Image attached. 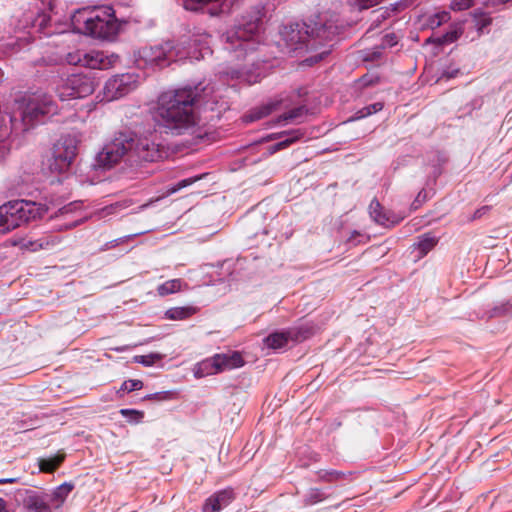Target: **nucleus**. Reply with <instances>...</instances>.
<instances>
[{"mask_svg": "<svg viewBox=\"0 0 512 512\" xmlns=\"http://www.w3.org/2000/svg\"><path fill=\"white\" fill-rule=\"evenodd\" d=\"M200 98L198 86L162 93L156 110L157 121L173 134H183L197 124L195 104Z\"/></svg>", "mask_w": 512, "mask_h": 512, "instance_id": "obj_1", "label": "nucleus"}, {"mask_svg": "<svg viewBox=\"0 0 512 512\" xmlns=\"http://www.w3.org/2000/svg\"><path fill=\"white\" fill-rule=\"evenodd\" d=\"M57 104L50 95L33 94L23 97L18 101L17 108L10 117L9 122L14 129L27 131L44 118L57 113Z\"/></svg>", "mask_w": 512, "mask_h": 512, "instance_id": "obj_2", "label": "nucleus"}, {"mask_svg": "<svg viewBox=\"0 0 512 512\" xmlns=\"http://www.w3.org/2000/svg\"><path fill=\"white\" fill-rule=\"evenodd\" d=\"M42 205L27 200H15L0 206V234H6L24 224L41 218Z\"/></svg>", "mask_w": 512, "mask_h": 512, "instance_id": "obj_3", "label": "nucleus"}, {"mask_svg": "<svg viewBox=\"0 0 512 512\" xmlns=\"http://www.w3.org/2000/svg\"><path fill=\"white\" fill-rule=\"evenodd\" d=\"M129 141L128 162L140 164L142 162H154L163 157L162 146L149 137H138L137 135L125 132Z\"/></svg>", "mask_w": 512, "mask_h": 512, "instance_id": "obj_4", "label": "nucleus"}, {"mask_svg": "<svg viewBox=\"0 0 512 512\" xmlns=\"http://www.w3.org/2000/svg\"><path fill=\"white\" fill-rule=\"evenodd\" d=\"M286 47L292 52L317 50L320 41L319 35L314 37L306 24L295 23L285 26L281 31Z\"/></svg>", "mask_w": 512, "mask_h": 512, "instance_id": "obj_5", "label": "nucleus"}, {"mask_svg": "<svg viewBox=\"0 0 512 512\" xmlns=\"http://www.w3.org/2000/svg\"><path fill=\"white\" fill-rule=\"evenodd\" d=\"M95 90L94 79L89 75L73 74L62 79L57 85L56 92L62 100L85 98Z\"/></svg>", "mask_w": 512, "mask_h": 512, "instance_id": "obj_6", "label": "nucleus"}, {"mask_svg": "<svg viewBox=\"0 0 512 512\" xmlns=\"http://www.w3.org/2000/svg\"><path fill=\"white\" fill-rule=\"evenodd\" d=\"M129 141L125 132H119L113 140L106 144L104 148L97 154V166L103 169H110L117 165L122 159L128 161V146Z\"/></svg>", "mask_w": 512, "mask_h": 512, "instance_id": "obj_7", "label": "nucleus"}, {"mask_svg": "<svg viewBox=\"0 0 512 512\" xmlns=\"http://www.w3.org/2000/svg\"><path fill=\"white\" fill-rule=\"evenodd\" d=\"M312 335L310 328L299 326L283 331H276L263 339V345L272 350H282L290 343H298L306 340Z\"/></svg>", "mask_w": 512, "mask_h": 512, "instance_id": "obj_8", "label": "nucleus"}, {"mask_svg": "<svg viewBox=\"0 0 512 512\" xmlns=\"http://www.w3.org/2000/svg\"><path fill=\"white\" fill-rule=\"evenodd\" d=\"M244 360L239 352L216 354L199 364L202 375H211L243 366Z\"/></svg>", "mask_w": 512, "mask_h": 512, "instance_id": "obj_9", "label": "nucleus"}, {"mask_svg": "<svg viewBox=\"0 0 512 512\" xmlns=\"http://www.w3.org/2000/svg\"><path fill=\"white\" fill-rule=\"evenodd\" d=\"M178 54L172 42L161 45L145 47L140 51V58L145 65L163 68L175 61Z\"/></svg>", "mask_w": 512, "mask_h": 512, "instance_id": "obj_10", "label": "nucleus"}, {"mask_svg": "<svg viewBox=\"0 0 512 512\" xmlns=\"http://www.w3.org/2000/svg\"><path fill=\"white\" fill-rule=\"evenodd\" d=\"M77 155V146L71 138L57 141L53 146V155L49 167L51 171L63 173L68 170Z\"/></svg>", "mask_w": 512, "mask_h": 512, "instance_id": "obj_11", "label": "nucleus"}, {"mask_svg": "<svg viewBox=\"0 0 512 512\" xmlns=\"http://www.w3.org/2000/svg\"><path fill=\"white\" fill-rule=\"evenodd\" d=\"M85 30L91 36L101 39L111 37L116 33L117 26L110 14H92L84 19Z\"/></svg>", "mask_w": 512, "mask_h": 512, "instance_id": "obj_12", "label": "nucleus"}, {"mask_svg": "<svg viewBox=\"0 0 512 512\" xmlns=\"http://www.w3.org/2000/svg\"><path fill=\"white\" fill-rule=\"evenodd\" d=\"M235 499L232 488H226L209 496L202 506V512H220Z\"/></svg>", "mask_w": 512, "mask_h": 512, "instance_id": "obj_13", "label": "nucleus"}, {"mask_svg": "<svg viewBox=\"0 0 512 512\" xmlns=\"http://www.w3.org/2000/svg\"><path fill=\"white\" fill-rule=\"evenodd\" d=\"M259 28V20H253L247 22L243 26H238L234 30L229 31L226 34V41L230 43H235V41H240L238 47H242V42L250 40Z\"/></svg>", "mask_w": 512, "mask_h": 512, "instance_id": "obj_14", "label": "nucleus"}, {"mask_svg": "<svg viewBox=\"0 0 512 512\" xmlns=\"http://www.w3.org/2000/svg\"><path fill=\"white\" fill-rule=\"evenodd\" d=\"M23 506L29 512H51L47 496L34 491H27Z\"/></svg>", "mask_w": 512, "mask_h": 512, "instance_id": "obj_15", "label": "nucleus"}, {"mask_svg": "<svg viewBox=\"0 0 512 512\" xmlns=\"http://www.w3.org/2000/svg\"><path fill=\"white\" fill-rule=\"evenodd\" d=\"M61 241L62 239L58 235L45 234L38 239L28 241L25 246L32 252L40 250L52 251L60 245Z\"/></svg>", "mask_w": 512, "mask_h": 512, "instance_id": "obj_16", "label": "nucleus"}, {"mask_svg": "<svg viewBox=\"0 0 512 512\" xmlns=\"http://www.w3.org/2000/svg\"><path fill=\"white\" fill-rule=\"evenodd\" d=\"M303 135H304V133H302L300 130H292L289 132H283L281 134H272L269 136V139H271V140L276 139L278 137H282V136H284L285 138L283 140L275 143L274 145H271L268 148V151L270 154H274L280 150L286 149L293 143L300 140Z\"/></svg>", "mask_w": 512, "mask_h": 512, "instance_id": "obj_17", "label": "nucleus"}, {"mask_svg": "<svg viewBox=\"0 0 512 512\" xmlns=\"http://www.w3.org/2000/svg\"><path fill=\"white\" fill-rule=\"evenodd\" d=\"M127 83L128 77L125 75L116 76L109 79L105 85V90L108 93V97L110 99H116L124 96L129 91Z\"/></svg>", "mask_w": 512, "mask_h": 512, "instance_id": "obj_18", "label": "nucleus"}, {"mask_svg": "<svg viewBox=\"0 0 512 512\" xmlns=\"http://www.w3.org/2000/svg\"><path fill=\"white\" fill-rule=\"evenodd\" d=\"M70 63L79 64L90 69H105L107 67L103 54L100 52L84 53L82 57H78L77 61L73 58L69 60Z\"/></svg>", "mask_w": 512, "mask_h": 512, "instance_id": "obj_19", "label": "nucleus"}, {"mask_svg": "<svg viewBox=\"0 0 512 512\" xmlns=\"http://www.w3.org/2000/svg\"><path fill=\"white\" fill-rule=\"evenodd\" d=\"M350 475V472L346 473L335 469H320L316 471V480L324 483H337L347 480Z\"/></svg>", "mask_w": 512, "mask_h": 512, "instance_id": "obj_20", "label": "nucleus"}, {"mask_svg": "<svg viewBox=\"0 0 512 512\" xmlns=\"http://www.w3.org/2000/svg\"><path fill=\"white\" fill-rule=\"evenodd\" d=\"M279 102H269L263 104L259 107L252 109L248 114L244 116L246 122H254L260 120L269 114H271L274 110H276Z\"/></svg>", "mask_w": 512, "mask_h": 512, "instance_id": "obj_21", "label": "nucleus"}, {"mask_svg": "<svg viewBox=\"0 0 512 512\" xmlns=\"http://www.w3.org/2000/svg\"><path fill=\"white\" fill-rule=\"evenodd\" d=\"M198 308L192 305L173 307L167 310L166 316L170 320H184L193 317Z\"/></svg>", "mask_w": 512, "mask_h": 512, "instance_id": "obj_22", "label": "nucleus"}, {"mask_svg": "<svg viewBox=\"0 0 512 512\" xmlns=\"http://www.w3.org/2000/svg\"><path fill=\"white\" fill-rule=\"evenodd\" d=\"M183 286H186V284L183 282V280L180 278H176V279L168 280V281L158 285L156 288V291L159 296L165 297L170 294L180 292L183 289Z\"/></svg>", "mask_w": 512, "mask_h": 512, "instance_id": "obj_23", "label": "nucleus"}, {"mask_svg": "<svg viewBox=\"0 0 512 512\" xmlns=\"http://www.w3.org/2000/svg\"><path fill=\"white\" fill-rule=\"evenodd\" d=\"M369 214L371 218L378 224L385 225L390 221V217L384 211V208L377 199H373L369 205Z\"/></svg>", "mask_w": 512, "mask_h": 512, "instance_id": "obj_24", "label": "nucleus"}, {"mask_svg": "<svg viewBox=\"0 0 512 512\" xmlns=\"http://www.w3.org/2000/svg\"><path fill=\"white\" fill-rule=\"evenodd\" d=\"M512 316V302L506 301L495 305L488 313L489 318H504Z\"/></svg>", "mask_w": 512, "mask_h": 512, "instance_id": "obj_25", "label": "nucleus"}, {"mask_svg": "<svg viewBox=\"0 0 512 512\" xmlns=\"http://www.w3.org/2000/svg\"><path fill=\"white\" fill-rule=\"evenodd\" d=\"M64 455H55L48 458L39 460L40 470L43 472L51 473L63 462Z\"/></svg>", "mask_w": 512, "mask_h": 512, "instance_id": "obj_26", "label": "nucleus"}, {"mask_svg": "<svg viewBox=\"0 0 512 512\" xmlns=\"http://www.w3.org/2000/svg\"><path fill=\"white\" fill-rule=\"evenodd\" d=\"M327 495L319 488H310L304 496V504L307 506L324 501Z\"/></svg>", "mask_w": 512, "mask_h": 512, "instance_id": "obj_27", "label": "nucleus"}, {"mask_svg": "<svg viewBox=\"0 0 512 512\" xmlns=\"http://www.w3.org/2000/svg\"><path fill=\"white\" fill-rule=\"evenodd\" d=\"M74 486L70 483H63L60 486H58L52 493L53 499L56 501L57 506H60L69 493L73 490Z\"/></svg>", "mask_w": 512, "mask_h": 512, "instance_id": "obj_28", "label": "nucleus"}, {"mask_svg": "<svg viewBox=\"0 0 512 512\" xmlns=\"http://www.w3.org/2000/svg\"><path fill=\"white\" fill-rule=\"evenodd\" d=\"M437 242L438 240L436 237L432 236L431 234H425L422 237H420V240L418 242V248L423 254H427L430 250L434 248Z\"/></svg>", "mask_w": 512, "mask_h": 512, "instance_id": "obj_29", "label": "nucleus"}, {"mask_svg": "<svg viewBox=\"0 0 512 512\" xmlns=\"http://www.w3.org/2000/svg\"><path fill=\"white\" fill-rule=\"evenodd\" d=\"M305 112H306V109L304 106L296 107V108L288 111L287 113H284L283 115L279 116L278 123H280L282 121L287 122V121L297 119V118L303 116Z\"/></svg>", "mask_w": 512, "mask_h": 512, "instance_id": "obj_30", "label": "nucleus"}, {"mask_svg": "<svg viewBox=\"0 0 512 512\" xmlns=\"http://www.w3.org/2000/svg\"><path fill=\"white\" fill-rule=\"evenodd\" d=\"M160 359L161 356L158 354L138 355L134 357L136 363L143 364L144 366H151Z\"/></svg>", "mask_w": 512, "mask_h": 512, "instance_id": "obj_31", "label": "nucleus"}, {"mask_svg": "<svg viewBox=\"0 0 512 512\" xmlns=\"http://www.w3.org/2000/svg\"><path fill=\"white\" fill-rule=\"evenodd\" d=\"M449 19H450L449 13L443 11V12L433 15L429 20V24H430L431 28H436V27L441 26L443 23L447 22Z\"/></svg>", "mask_w": 512, "mask_h": 512, "instance_id": "obj_32", "label": "nucleus"}, {"mask_svg": "<svg viewBox=\"0 0 512 512\" xmlns=\"http://www.w3.org/2000/svg\"><path fill=\"white\" fill-rule=\"evenodd\" d=\"M143 387V382L138 379H130L127 381H124L121 390L126 392H132L135 390H140Z\"/></svg>", "mask_w": 512, "mask_h": 512, "instance_id": "obj_33", "label": "nucleus"}, {"mask_svg": "<svg viewBox=\"0 0 512 512\" xmlns=\"http://www.w3.org/2000/svg\"><path fill=\"white\" fill-rule=\"evenodd\" d=\"M12 128H14L12 124L9 125L6 118L0 114V142L10 135Z\"/></svg>", "mask_w": 512, "mask_h": 512, "instance_id": "obj_34", "label": "nucleus"}, {"mask_svg": "<svg viewBox=\"0 0 512 512\" xmlns=\"http://www.w3.org/2000/svg\"><path fill=\"white\" fill-rule=\"evenodd\" d=\"M383 109V104L380 102L373 103L367 107H364L359 111V117H366Z\"/></svg>", "mask_w": 512, "mask_h": 512, "instance_id": "obj_35", "label": "nucleus"}, {"mask_svg": "<svg viewBox=\"0 0 512 512\" xmlns=\"http://www.w3.org/2000/svg\"><path fill=\"white\" fill-rule=\"evenodd\" d=\"M175 397H176V393L173 391H162V392H156L154 394L149 395V399H154L157 401L172 400Z\"/></svg>", "mask_w": 512, "mask_h": 512, "instance_id": "obj_36", "label": "nucleus"}, {"mask_svg": "<svg viewBox=\"0 0 512 512\" xmlns=\"http://www.w3.org/2000/svg\"><path fill=\"white\" fill-rule=\"evenodd\" d=\"M329 53H330V50H328V49L322 50L321 52L306 58L304 60V63H306V65H308V66H312L313 64L318 63L322 59H324V57H326Z\"/></svg>", "mask_w": 512, "mask_h": 512, "instance_id": "obj_37", "label": "nucleus"}, {"mask_svg": "<svg viewBox=\"0 0 512 512\" xmlns=\"http://www.w3.org/2000/svg\"><path fill=\"white\" fill-rule=\"evenodd\" d=\"M474 0H453L451 8L453 10L462 11L470 8Z\"/></svg>", "mask_w": 512, "mask_h": 512, "instance_id": "obj_38", "label": "nucleus"}, {"mask_svg": "<svg viewBox=\"0 0 512 512\" xmlns=\"http://www.w3.org/2000/svg\"><path fill=\"white\" fill-rule=\"evenodd\" d=\"M198 178H187V179H183L181 181H179L172 189L171 191L172 192H176L184 187H187L191 184H193L195 181H197Z\"/></svg>", "mask_w": 512, "mask_h": 512, "instance_id": "obj_39", "label": "nucleus"}, {"mask_svg": "<svg viewBox=\"0 0 512 512\" xmlns=\"http://www.w3.org/2000/svg\"><path fill=\"white\" fill-rule=\"evenodd\" d=\"M382 1L383 0H355L356 4L361 9H368L370 7H373L377 4H379Z\"/></svg>", "mask_w": 512, "mask_h": 512, "instance_id": "obj_40", "label": "nucleus"}, {"mask_svg": "<svg viewBox=\"0 0 512 512\" xmlns=\"http://www.w3.org/2000/svg\"><path fill=\"white\" fill-rule=\"evenodd\" d=\"M120 413L125 416H133V419L138 421L143 417V413L133 409H121Z\"/></svg>", "mask_w": 512, "mask_h": 512, "instance_id": "obj_41", "label": "nucleus"}, {"mask_svg": "<svg viewBox=\"0 0 512 512\" xmlns=\"http://www.w3.org/2000/svg\"><path fill=\"white\" fill-rule=\"evenodd\" d=\"M384 45H388L390 47L394 46L397 44V38L394 34H387L385 37H384V42H383Z\"/></svg>", "mask_w": 512, "mask_h": 512, "instance_id": "obj_42", "label": "nucleus"}, {"mask_svg": "<svg viewBox=\"0 0 512 512\" xmlns=\"http://www.w3.org/2000/svg\"><path fill=\"white\" fill-rule=\"evenodd\" d=\"M489 210L488 206H483L479 209H477L473 215L474 219L480 218L482 215H484Z\"/></svg>", "mask_w": 512, "mask_h": 512, "instance_id": "obj_43", "label": "nucleus"}, {"mask_svg": "<svg viewBox=\"0 0 512 512\" xmlns=\"http://www.w3.org/2000/svg\"><path fill=\"white\" fill-rule=\"evenodd\" d=\"M457 37H458L457 32L447 33L444 36L446 42H452V41L456 40Z\"/></svg>", "mask_w": 512, "mask_h": 512, "instance_id": "obj_44", "label": "nucleus"}, {"mask_svg": "<svg viewBox=\"0 0 512 512\" xmlns=\"http://www.w3.org/2000/svg\"><path fill=\"white\" fill-rule=\"evenodd\" d=\"M17 481L16 478H0V485L2 484H11Z\"/></svg>", "mask_w": 512, "mask_h": 512, "instance_id": "obj_45", "label": "nucleus"}, {"mask_svg": "<svg viewBox=\"0 0 512 512\" xmlns=\"http://www.w3.org/2000/svg\"><path fill=\"white\" fill-rule=\"evenodd\" d=\"M386 11L381 12L379 15H377V18L374 22H377V25L380 23L381 20H384L386 18Z\"/></svg>", "mask_w": 512, "mask_h": 512, "instance_id": "obj_46", "label": "nucleus"}, {"mask_svg": "<svg viewBox=\"0 0 512 512\" xmlns=\"http://www.w3.org/2000/svg\"><path fill=\"white\" fill-rule=\"evenodd\" d=\"M5 505V501L2 498H0V512H3L5 510Z\"/></svg>", "mask_w": 512, "mask_h": 512, "instance_id": "obj_47", "label": "nucleus"}, {"mask_svg": "<svg viewBox=\"0 0 512 512\" xmlns=\"http://www.w3.org/2000/svg\"><path fill=\"white\" fill-rule=\"evenodd\" d=\"M420 196H421V192L418 193V196H417L416 200L412 204L415 209L418 207V205H416V203H418V201H419L418 199H419Z\"/></svg>", "mask_w": 512, "mask_h": 512, "instance_id": "obj_48", "label": "nucleus"}, {"mask_svg": "<svg viewBox=\"0 0 512 512\" xmlns=\"http://www.w3.org/2000/svg\"><path fill=\"white\" fill-rule=\"evenodd\" d=\"M76 225H77V223H76V222H74V223H71V224H69V225H66V226H65V228H66V229H72V228L76 227Z\"/></svg>", "mask_w": 512, "mask_h": 512, "instance_id": "obj_49", "label": "nucleus"}]
</instances>
